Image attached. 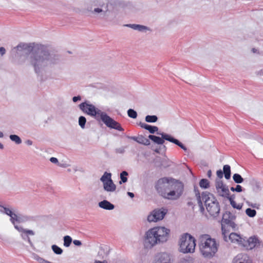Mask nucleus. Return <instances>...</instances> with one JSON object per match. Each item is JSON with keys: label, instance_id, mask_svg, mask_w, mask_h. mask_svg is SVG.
<instances>
[{"label": "nucleus", "instance_id": "f257e3e1", "mask_svg": "<svg viewBox=\"0 0 263 263\" xmlns=\"http://www.w3.org/2000/svg\"><path fill=\"white\" fill-rule=\"evenodd\" d=\"M79 107L84 113L95 117L97 120H101L108 127L121 132L124 130L119 123L115 121L105 112H102L93 105L85 102L81 103L79 105Z\"/></svg>", "mask_w": 263, "mask_h": 263}, {"label": "nucleus", "instance_id": "f03ea898", "mask_svg": "<svg viewBox=\"0 0 263 263\" xmlns=\"http://www.w3.org/2000/svg\"><path fill=\"white\" fill-rule=\"evenodd\" d=\"M199 249L201 255L211 259L217 254L219 247V242L210 235L203 234L199 238Z\"/></svg>", "mask_w": 263, "mask_h": 263}, {"label": "nucleus", "instance_id": "7ed1b4c3", "mask_svg": "<svg viewBox=\"0 0 263 263\" xmlns=\"http://www.w3.org/2000/svg\"><path fill=\"white\" fill-rule=\"evenodd\" d=\"M198 203L202 206V200L204 201L206 209L209 213L213 216H217L220 212V206L215 197L211 193L204 192L201 197L198 190H195Z\"/></svg>", "mask_w": 263, "mask_h": 263}, {"label": "nucleus", "instance_id": "20e7f679", "mask_svg": "<svg viewBox=\"0 0 263 263\" xmlns=\"http://www.w3.org/2000/svg\"><path fill=\"white\" fill-rule=\"evenodd\" d=\"M170 233V229L164 227H154L146 233L145 242L147 247H153L158 242L167 241Z\"/></svg>", "mask_w": 263, "mask_h": 263}, {"label": "nucleus", "instance_id": "39448f33", "mask_svg": "<svg viewBox=\"0 0 263 263\" xmlns=\"http://www.w3.org/2000/svg\"><path fill=\"white\" fill-rule=\"evenodd\" d=\"M179 250L183 253H193L196 247V239L188 233L182 234L179 241Z\"/></svg>", "mask_w": 263, "mask_h": 263}, {"label": "nucleus", "instance_id": "423d86ee", "mask_svg": "<svg viewBox=\"0 0 263 263\" xmlns=\"http://www.w3.org/2000/svg\"><path fill=\"white\" fill-rule=\"evenodd\" d=\"M169 186L167 199L176 200L182 195L184 185L180 181L171 178Z\"/></svg>", "mask_w": 263, "mask_h": 263}, {"label": "nucleus", "instance_id": "0eeeda50", "mask_svg": "<svg viewBox=\"0 0 263 263\" xmlns=\"http://www.w3.org/2000/svg\"><path fill=\"white\" fill-rule=\"evenodd\" d=\"M109 0H85V3L86 5H91L93 6H99L101 8H94L92 6L87 7V10L93 14H97L101 12H106L108 9V4Z\"/></svg>", "mask_w": 263, "mask_h": 263}, {"label": "nucleus", "instance_id": "6e6552de", "mask_svg": "<svg viewBox=\"0 0 263 263\" xmlns=\"http://www.w3.org/2000/svg\"><path fill=\"white\" fill-rule=\"evenodd\" d=\"M49 59V54L46 51L40 53H33L31 57V63L33 65L36 72L39 66L44 64L46 61Z\"/></svg>", "mask_w": 263, "mask_h": 263}, {"label": "nucleus", "instance_id": "1a4fd4ad", "mask_svg": "<svg viewBox=\"0 0 263 263\" xmlns=\"http://www.w3.org/2000/svg\"><path fill=\"white\" fill-rule=\"evenodd\" d=\"M171 178L163 177L159 179L155 185V188L158 193L165 199L168 198L169 192V186Z\"/></svg>", "mask_w": 263, "mask_h": 263}, {"label": "nucleus", "instance_id": "9d476101", "mask_svg": "<svg viewBox=\"0 0 263 263\" xmlns=\"http://www.w3.org/2000/svg\"><path fill=\"white\" fill-rule=\"evenodd\" d=\"M111 174L110 173L105 172L100 180L103 183V187L107 192H112L116 189V186L111 178Z\"/></svg>", "mask_w": 263, "mask_h": 263}, {"label": "nucleus", "instance_id": "9b49d317", "mask_svg": "<svg viewBox=\"0 0 263 263\" xmlns=\"http://www.w3.org/2000/svg\"><path fill=\"white\" fill-rule=\"evenodd\" d=\"M167 212V210L164 208L156 209L148 216L147 220L149 222H157L159 220H162L164 218Z\"/></svg>", "mask_w": 263, "mask_h": 263}, {"label": "nucleus", "instance_id": "f8f14e48", "mask_svg": "<svg viewBox=\"0 0 263 263\" xmlns=\"http://www.w3.org/2000/svg\"><path fill=\"white\" fill-rule=\"evenodd\" d=\"M260 242L259 240L255 236H252L249 238L247 240L243 239L242 246L247 250H252L260 246Z\"/></svg>", "mask_w": 263, "mask_h": 263}, {"label": "nucleus", "instance_id": "ddd939ff", "mask_svg": "<svg viewBox=\"0 0 263 263\" xmlns=\"http://www.w3.org/2000/svg\"><path fill=\"white\" fill-rule=\"evenodd\" d=\"M216 189L219 195L228 198L230 197V191L228 186L224 184L222 181H218L216 183Z\"/></svg>", "mask_w": 263, "mask_h": 263}, {"label": "nucleus", "instance_id": "4468645a", "mask_svg": "<svg viewBox=\"0 0 263 263\" xmlns=\"http://www.w3.org/2000/svg\"><path fill=\"white\" fill-rule=\"evenodd\" d=\"M226 216V214H223L221 219V230L224 238H227V235L228 234V230H227L228 226H231L232 224L230 219L225 218Z\"/></svg>", "mask_w": 263, "mask_h": 263}, {"label": "nucleus", "instance_id": "2eb2a0df", "mask_svg": "<svg viewBox=\"0 0 263 263\" xmlns=\"http://www.w3.org/2000/svg\"><path fill=\"white\" fill-rule=\"evenodd\" d=\"M233 263H252V262L247 254H239L233 259Z\"/></svg>", "mask_w": 263, "mask_h": 263}, {"label": "nucleus", "instance_id": "dca6fc26", "mask_svg": "<svg viewBox=\"0 0 263 263\" xmlns=\"http://www.w3.org/2000/svg\"><path fill=\"white\" fill-rule=\"evenodd\" d=\"M160 135H162L163 138H164L166 140L173 142L177 145L178 146H179L183 150L186 151V148L185 147V146H184L183 144L182 143H181L179 141H178L177 139H174V138L172 137L170 135L165 133H162L160 134Z\"/></svg>", "mask_w": 263, "mask_h": 263}, {"label": "nucleus", "instance_id": "f3484780", "mask_svg": "<svg viewBox=\"0 0 263 263\" xmlns=\"http://www.w3.org/2000/svg\"><path fill=\"white\" fill-rule=\"evenodd\" d=\"M229 238L232 242L237 243L240 245H242L243 241V238L235 233H231L229 235Z\"/></svg>", "mask_w": 263, "mask_h": 263}, {"label": "nucleus", "instance_id": "a211bd4d", "mask_svg": "<svg viewBox=\"0 0 263 263\" xmlns=\"http://www.w3.org/2000/svg\"><path fill=\"white\" fill-rule=\"evenodd\" d=\"M131 139L136 141L138 143L145 145H148L150 144V141L149 139L142 135H140L138 137H132Z\"/></svg>", "mask_w": 263, "mask_h": 263}, {"label": "nucleus", "instance_id": "6ab92c4d", "mask_svg": "<svg viewBox=\"0 0 263 263\" xmlns=\"http://www.w3.org/2000/svg\"><path fill=\"white\" fill-rule=\"evenodd\" d=\"M4 210V212L6 214L9 216L11 218V221L14 224H15V222H18L20 221L18 217L15 214L13 213L12 211L9 209L6 208H3Z\"/></svg>", "mask_w": 263, "mask_h": 263}, {"label": "nucleus", "instance_id": "aec40b11", "mask_svg": "<svg viewBox=\"0 0 263 263\" xmlns=\"http://www.w3.org/2000/svg\"><path fill=\"white\" fill-rule=\"evenodd\" d=\"M155 263H171L170 256L165 253H161Z\"/></svg>", "mask_w": 263, "mask_h": 263}, {"label": "nucleus", "instance_id": "412c9836", "mask_svg": "<svg viewBox=\"0 0 263 263\" xmlns=\"http://www.w3.org/2000/svg\"><path fill=\"white\" fill-rule=\"evenodd\" d=\"M139 125L141 126V127L148 130L149 132L151 134H154L156 132H157L158 130V128L157 126H151L150 125L142 122H140L139 123Z\"/></svg>", "mask_w": 263, "mask_h": 263}, {"label": "nucleus", "instance_id": "4be33fe9", "mask_svg": "<svg viewBox=\"0 0 263 263\" xmlns=\"http://www.w3.org/2000/svg\"><path fill=\"white\" fill-rule=\"evenodd\" d=\"M99 205L100 208L105 210H111L114 209V205L106 200L100 202Z\"/></svg>", "mask_w": 263, "mask_h": 263}, {"label": "nucleus", "instance_id": "5701e85b", "mask_svg": "<svg viewBox=\"0 0 263 263\" xmlns=\"http://www.w3.org/2000/svg\"><path fill=\"white\" fill-rule=\"evenodd\" d=\"M148 138L152 140L154 142L158 144H163L164 142V138L161 135V138L154 135H150L148 136Z\"/></svg>", "mask_w": 263, "mask_h": 263}, {"label": "nucleus", "instance_id": "b1692460", "mask_svg": "<svg viewBox=\"0 0 263 263\" xmlns=\"http://www.w3.org/2000/svg\"><path fill=\"white\" fill-rule=\"evenodd\" d=\"M223 174L226 179H229L231 177V167L229 165H224L223 167Z\"/></svg>", "mask_w": 263, "mask_h": 263}, {"label": "nucleus", "instance_id": "393cba45", "mask_svg": "<svg viewBox=\"0 0 263 263\" xmlns=\"http://www.w3.org/2000/svg\"><path fill=\"white\" fill-rule=\"evenodd\" d=\"M199 185L201 188L207 189L210 186V182L206 179H202L199 182Z\"/></svg>", "mask_w": 263, "mask_h": 263}, {"label": "nucleus", "instance_id": "a878e982", "mask_svg": "<svg viewBox=\"0 0 263 263\" xmlns=\"http://www.w3.org/2000/svg\"><path fill=\"white\" fill-rule=\"evenodd\" d=\"M157 120H158V118L155 115H153V116L147 115L145 117V121L147 122L154 123V122H157Z\"/></svg>", "mask_w": 263, "mask_h": 263}, {"label": "nucleus", "instance_id": "bb28decb", "mask_svg": "<svg viewBox=\"0 0 263 263\" xmlns=\"http://www.w3.org/2000/svg\"><path fill=\"white\" fill-rule=\"evenodd\" d=\"M233 179L236 183H241L243 181L242 177L238 174H234L233 176Z\"/></svg>", "mask_w": 263, "mask_h": 263}, {"label": "nucleus", "instance_id": "cd10ccee", "mask_svg": "<svg viewBox=\"0 0 263 263\" xmlns=\"http://www.w3.org/2000/svg\"><path fill=\"white\" fill-rule=\"evenodd\" d=\"M126 26L130 27L132 28L135 29V30H138L140 31H141L144 29H145V27L144 26H141L139 25H135V24H127L125 25Z\"/></svg>", "mask_w": 263, "mask_h": 263}, {"label": "nucleus", "instance_id": "c85d7f7f", "mask_svg": "<svg viewBox=\"0 0 263 263\" xmlns=\"http://www.w3.org/2000/svg\"><path fill=\"white\" fill-rule=\"evenodd\" d=\"M231 205L234 208L238 210H240L242 208V205L240 204H237L236 202L232 199L231 197L228 198Z\"/></svg>", "mask_w": 263, "mask_h": 263}, {"label": "nucleus", "instance_id": "c756f323", "mask_svg": "<svg viewBox=\"0 0 263 263\" xmlns=\"http://www.w3.org/2000/svg\"><path fill=\"white\" fill-rule=\"evenodd\" d=\"M128 175V173L126 171H123L120 174V178L121 181H120V184H122V183H125L127 182V178L126 176Z\"/></svg>", "mask_w": 263, "mask_h": 263}, {"label": "nucleus", "instance_id": "7c9ffc66", "mask_svg": "<svg viewBox=\"0 0 263 263\" xmlns=\"http://www.w3.org/2000/svg\"><path fill=\"white\" fill-rule=\"evenodd\" d=\"M246 213L248 216L253 217L256 215V211L254 209L248 208L246 210Z\"/></svg>", "mask_w": 263, "mask_h": 263}, {"label": "nucleus", "instance_id": "2f4dec72", "mask_svg": "<svg viewBox=\"0 0 263 263\" xmlns=\"http://www.w3.org/2000/svg\"><path fill=\"white\" fill-rule=\"evenodd\" d=\"M72 242V239L69 236H65L64 237V245L68 247H69Z\"/></svg>", "mask_w": 263, "mask_h": 263}, {"label": "nucleus", "instance_id": "473e14b6", "mask_svg": "<svg viewBox=\"0 0 263 263\" xmlns=\"http://www.w3.org/2000/svg\"><path fill=\"white\" fill-rule=\"evenodd\" d=\"M10 139L14 141L16 144H20L22 142V140L20 138L15 135H11L10 136Z\"/></svg>", "mask_w": 263, "mask_h": 263}, {"label": "nucleus", "instance_id": "72a5a7b5", "mask_svg": "<svg viewBox=\"0 0 263 263\" xmlns=\"http://www.w3.org/2000/svg\"><path fill=\"white\" fill-rule=\"evenodd\" d=\"M52 249L54 253L57 254H61L63 252V250L55 245L52 246Z\"/></svg>", "mask_w": 263, "mask_h": 263}, {"label": "nucleus", "instance_id": "f704fd0d", "mask_svg": "<svg viewBox=\"0 0 263 263\" xmlns=\"http://www.w3.org/2000/svg\"><path fill=\"white\" fill-rule=\"evenodd\" d=\"M86 122V118L83 116H81L79 119V124L81 128H84L85 127V123Z\"/></svg>", "mask_w": 263, "mask_h": 263}, {"label": "nucleus", "instance_id": "c9c22d12", "mask_svg": "<svg viewBox=\"0 0 263 263\" xmlns=\"http://www.w3.org/2000/svg\"><path fill=\"white\" fill-rule=\"evenodd\" d=\"M127 114L129 117L133 118V119H135L137 117V112L132 109H129L128 110Z\"/></svg>", "mask_w": 263, "mask_h": 263}, {"label": "nucleus", "instance_id": "e433bc0d", "mask_svg": "<svg viewBox=\"0 0 263 263\" xmlns=\"http://www.w3.org/2000/svg\"><path fill=\"white\" fill-rule=\"evenodd\" d=\"M230 189L233 192H241L242 191V186L240 185H237L236 187H231Z\"/></svg>", "mask_w": 263, "mask_h": 263}, {"label": "nucleus", "instance_id": "4c0bfd02", "mask_svg": "<svg viewBox=\"0 0 263 263\" xmlns=\"http://www.w3.org/2000/svg\"><path fill=\"white\" fill-rule=\"evenodd\" d=\"M22 232L26 235L27 236L28 235H33L34 234V232L32 230H23Z\"/></svg>", "mask_w": 263, "mask_h": 263}, {"label": "nucleus", "instance_id": "58836bf2", "mask_svg": "<svg viewBox=\"0 0 263 263\" xmlns=\"http://www.w3.org/2000/svg\"><path fill=\"white\" fill-rule=\"evenodd\" d=\"M216 174H217V177L219 179H221L223 177V173L221 170H218L216 172Z\"/></svg>", "mask_w": 263, "mask_h": 263}, {"label": "nucleus", "instance_id": "ea45409f", "mask_svg": "<svg viewBox=\"0 0 263 263\" xmlns=\"http://www.w3.org/2000/svg\"><path fill=\"white\" fill-rule=\"evenodd\" d=\"M192 259H185L183 258L181 260L180 263H191Z\"/></svg>", "mask_w": 263, "mask_h": 263}, {"label": "nucleus", "instance_id": "a19ab883", "mask_svg": "<svg viewBox=\"0 0 263 263\" xmlns=\"http://www.w3.org/2000/svg\"><path fill=\"white\" fill-rule=\"evenodd\" d=\"M73 243L76 245V246H80L82 245V243L81 242V241L79 240H74L73 241Z\"/></svg>", "mask_w": 263, "mask_h": 263}, {"label": "nucleus", "instance_id": "79ce46f5", "mask_svg": "<svg viewBox=\"0 0 263 263\" xmlns=\"http://www.w3.org/2000/svg\"><path fill=\"white\" fill-rule=\"evenodd\" d=\"M6 52L5 48L1 47H0V53L2 55H3Z\"/></svg>", "mask_w": 263, "mask_h": 263}, {"label": "nucleus", "instance_id": "37998d69", "mask_svg": "<svg viewBox=\"0 0 263 263\" xmlns=\"http://www.w3.org/2000/svg\"><path fill=\"white\" fill-rule=\"evenodd\" d=\"M81 99V97L80 96H77V97H73L72 98V100L74 102H76L77 101H78V100H80Z\"/></svg>", "mask_w": 263, "mask_h": 263}, {"label": "nucleus", "instance_id": "c03bdc74", "mask_svg": "<svg viewBox=\"0 0 263 263\" xmlns=\"http://www.w3.org/2000/svg\"><path fill=\"white\" fill-rule=\"evenodd\" d=\"M50 161L51 162L54 163H57L58 162V159L56 158H54V157H51L50 159Z\"/></svg>", "mask_w": 263, "mask_h": 263}, {"label": "nucleus", "instance_id": "a18cd8bd", "mask_svg": "<svg viewBox=\"0 0 263 263\" xmlns=\"http://www.w3.org/2000/svg\"><path fill=\"white\" fill-rule=\"evenodd\" d=\"M194 203V202H193L192 201H190L187 202V205L189 206H191L192 208H193Z\"/></svg>", "mask_w": 263, "mask_h": 263}, {"label": "nucleus", "instance_id": "49530a36", "mask_svg": "<svg viewBox=\"0 0 263 263\" xmlns=\"http://www.w3.org/2000/svg\"><path fill=\"white\" fill-rule=\"evenodd\" d=\"M94 263H107V261L106 260L103 261L95 260Z\"/></svg>", "mask_w": 263, "mask_h": 263}, {"label": "nucleus", "instance_id": "de8ad7c7", "mask_svg": "<svg viewBox=\"0 0 263 263\" xmlns=\"http://www.w3.org/2000/svg\"><path fill=\"white\" fill-rule=\"evenodd\" d=\"M207 176L209 178H211V176H212V171L211 170H209L208 171V173H207Z\"/></svg>", "mask_w": 263, "mask_h": 263}, {"label": "nucleus", "instance_id": "09e8293b", "mask_svg": "<svg viewBox=\"0 0 263 263\" xmlns=\"http://www.w3.org/2000/svg\"><path fill=\"white\" fill-rule=\"evenodd\" d=\"M127 195L130 197L131 198H133L134 197V193H132V192H127Z\"/></svg>", "mask_w": 263, "mask_h": 263}, {"label": "nucleus", "instance_id": "8fccbe9b", "mask_svg": "<svg viewBox=\"0 0 263 263\" xmlns=\"http://www.w3.org/2000/svg\"><path fill=\"white\" fill-rule=\"evenodd\" d=\"M103 250L102 249H101L100 251L98 252V255H101L102 254Z\"/></svg>", "mask_w": 263, "mask_h": 263}, {"label": "nucleus", "instance_id": "3c124183", "mask_svg": "<svg viewBox=\"0 0 263 263\" xmlns=\"http://www.w3.org/2000/svg\"><path fill=\"white\" fill-rule=\"evenodd\" d=\"M3 136H4V135H3V133L0 132V137L2 138V137H3Z\"/></svg>", "mask_w": 263, "mask_h": 263}, {"label": "nucleus", "instance_id": "603ef678", "mask_svg": "<svg viewBox=\"0 0 263 263\" xmlns=\"http://www.w3.org/2000/svg\"><path fill=\"white\" fill-rule=\"evenodd\" d=\"M0 148H3V145L1 143H0Z\"/></svg>", "mask_w": 263, "mask_h": 263}, {"label": "nucleus", "instance_id": "864d4df0", "mask_svg": "<svg viewBox=\"0 0 263 263\" xmlns=\"http://www.w3.org/2000/svg\"><path fill=\"white\" fill-rule=\"evenodd\" d=\"M28 143H29V144H31V142L28 141Z\"/></svg>", "mask_w": 263, "mask_h": 263}, {"label": "nucleus", "instance_id": "5fc2aeb1", "mask_svg": "<svg viewBox=\"0 0 263 263\" xmlns=\"http://www.w3.org/2000/svg\"><path fill=\"white\" fill-rule=\"evenodd\" d=\"M19 47H20V46H17V49H18V48H19Z\"/></svg>", "mask_w": 263, "mask_h": 263}, {"label": "nucleus", "instance_id": "6e6d98bb", "mask_svg": "<svg viewBox=\"0 0 263 263\" xmlns=\"http://www.w3.org/2000/svg\"><path fill=\"white\" fill-rule=\"evenodd\" d=\"M253 52H255V49H253Z\"/></svg>", "mask_w": 263, "mask_h": 263}, {"label": "nucleus", "instance_id": "4d7b16f0", "mask_svg": "<svg viewBox=\"0 0 263 263\" xmlns=\"http://www.w3.org/2000/svg\"><path fill=\"white\" fill-rule=\"evenodd\" d=\"M15 228H16V229H18L17 226H15Z\"/></svg>", "mask_w": 263, "mask_h": 263}]
</instances>
